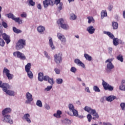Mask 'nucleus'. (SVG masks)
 I'll list each match as a JSON object with an SVG mask.
<instances>
[{"label":"nucleus","instance_id":"10","mask_svg":"<svg viewBox=\"0 0 125 125\" xmlns=\"http://www.w3.org/2000/svg\"><path fill=\"white\" fill-rule=\"evenodd\" d=\"M25 104H31L32 101H33V95L30 92H27L25 94Z\"/></svg>","mask_w":125,"mask_h":125},{"label":"nucleus","instance_id":"26","mask_svg":"<svg viewBox=\"0 0 125 125\" xmlns=\"http://www.w3.org/2000/svg\"><path fill=\"white\" fill-rule=\"evenodd\" d=\"M5 92L9 96H15L16 94V93L13 90H7Z\"/></svg>","mask_w":125,"mask_h":125},{"label":"nucleus","instance_id":"27","mask_svg":"<svg viewBox=\"0 0 125 125\" xmlns=\"http://www.w3.org/2000/svg\"><path fill=\"white\" fill-rule=\"evenodd\" d=\"M43 73L39 72L38 73V80L39 82H43Z\"/></svg>","mask_w":125,"mask_h":125},{"label":"nucleus","instance_id":"45","mask_svg":"<svg viewBox=\"0 0 125 125\" xmlns=\"http://www.w3.org/2000/svg\"><path fill=\"white\" fill-rule=\"evenodd\" d=\"M48 83H50L51 85H53L55 82L54 81V80L53 78H50L48 81Z\"/></svg>","mask_w":125,"mask_h":125},{"label":"nucleus","instance_id":"7","mask_svg":"<svg viewBox=\"0 0 125 125\" xmlns=\"http://www.w3.org/2000/svg\"><path fill=\"white\" fill-rule=\"evenodd\" d=\"M13 56L16 58H19L21 60H26V56L20 51H15L13 52Z\"/></svg>","mask_w":125,"mask_h":125},{"label":"nucleus","instance_id":"29","mask_svg":"<svg viewBox=\"0 0 125 125\" xmlns=\"http://www.w3.org/2000/svg\"><path fill=\"white\" fill-rule=\"evenodd\" d=\"M27 4L31 6H35L36 2L34 1V0H27Z\"/></svg>","mask_w":125,"mask_h":125},{"label":"nucleus","instance_id":"58","mask_svg":"<svg viewBox=\"0 0 125 125\" xmlns=\"http://www.w3.org/2000/svg\"><path fill=\"white\" fill-rule=\"evenodd\" d=\"M2 26H3V27H4V28H7L8 26H7V23H6V22L3 21L2 22Z\"/></svg>","mask_w":125,"mask_h":125},{"label":"nucleus","instance_id":"21","mask_svg":"<svg viewBox=\"0 0 125 125\" xmlns=\"http://www.w3.org/2000/svg\"><path fill=\"white\" fill-rule=\"evenodd\" d=\"M12 111V110L11 109V108L9 107L6 108L2 110V115H8L7 114L11 113Z\"/></svg>","mask_w":125,"mask_h":125},{"label":"nucleus","instance_id":"48","mask_svg":"<svg viewBox=\"0 0 125 125\" xmlns=\"http://www.w3.org/2000/svg\"><path fill=\"white\" fill-rule=\"evenodd\" d=\"M52 89V85L47 86L46 88L44 89L45 91H50Z\"/></svg>","mask_w":125,"mask_h":125},{"label":"nucleus","instance_id":"17","mask_svg":"<svg viewBox=\"0 0 125 125\" xmlns=\"http://www.w3.org/2000/svg\"><path fill=\"white\" fill-rule=\"evenodd\" d=\"M86 31L89 33L90 35H92L94 34V32H95V28L93 27V26L91 25L88 26L86 28Z\"/></svg>","mask_w":125,"mask_h":125},{"label":"nucleus","instance_id":"60","mask_svg":"<svg viewBox=\"0 0 125 125\" xmlns=\"http://www.w3.org/2000/svg\"><path fill=\"white\" fill-rule=\"evenodd\" d=\"M103 125H112V124L109 122H103Z\"/></svg>","mask_w":125,"mask_h":125},{"label":"nucleus","instance_id":"9","mask_svg":"<svg viewBox=\"0 0 125 125\" xmlns=\"http://www.w3.org/2000/svg\"><path fill=\"white\" fill-rule=\"evenodd\" d=\"M103 86L105 90H109V91H113L114 87L110 85L108 83L105 82L104 80H102Z\"/></svg>","mask_w":125,"mask_h":125},{"label":"nucleus","instance_id":"3","mask_svg":"<svg viewBox=\"0 0 125 125\" xmlns=\"http://www.w3.org/2000/svg\"><path fill=\"white\" fill-rule=\"evenodd\" d=\"M57 24L61 26L62 29L63 30H69L70 29V26L69 25L66 23V21L63 19H60L57 21Z\"/></svg>","mask_w":125,"mask_h":125},{"label":"nucleus","instance_id":"16","mask_svg":"<svg viewBox=\"0 0 125 125\" xmlns=\"http://www.w3.org/2000/svg\"><path fill=\"white\" fill-rule=\"evenodd\" d=\"M44 7L46 8L48 5H53V1L51 0H45L43 1Z\"/></svg>","mask_w":125,"mask_h":125},{"label":"nucleus","instance_id":"2","mask_svg":"<svg viewBox=\"0 0 125 125\" xmlns=\"http://www.w3.org/2000/svg\"><path fill=\"white\" fill-rule=\"evenodd\" d=\"M31 66H32V63L29 62L25 66V71L27 74V76L30 80H33L34 78V74L33 72L31 71Z\"/></svg>","mask_w":125,"mask_h":125},{"label":"nucleus","instance_id":"30","mask_svg":"<svg viewBox=\"0 0 125 125\" xmlns=\"http://www.w3.org/2000/svg\"><path fill=\"white\" fill-rule=\"evenodd\" d=\"M84 57L85 58L86 60H87L88 61H91L92 60L91 56L87 54H84Z\"/></svg>","mask_w":125,"mask_h":125},{"label":"nucleus","instance_id":"59","mask_svg":"<svg viewBox=\"0 0 125 125\" xmlns=\"http://www.w3.org/2000/svg\"><path fill=\"white\" fill-rule=\"evenodd\" d=\"M113 5H109L108 9L109 11H111V10L113 9Z\"/></svg>","mask_w":125,"mask_h":125},{"label":"nucleus","instance_id":"15","mask_svg":"<svg viewBox=\"0 0 125 125\" xmlns=\"http://www.w3.org/2000/svg\"><path fill=\"white\" fill-rule=\"evenodd\" d=\"M74 63L79 67H82V68L85 69V65H84V63L82 62V61H81V60H80V59H76L74 60Z\"/></svg>","mask_w":125,"mask_h":125},{"label":"nucleus","instance_id":"47","mask_svg":"<svg viewBox=\"0 0 125 125\" xmlns=\"http://www.w3.org/2000/svg\"><path fill=\"white\" fill-rule=\"evenodd\" d=\"M71 112H73V115L75 117H78V116H79V113L78 112V110H76V109L73 110V111H72Z\"/></svg>","mask_w":125,"mask_h":125},{"label":"nucleus","instance_id":"35","mask_svg":"<svg viewBox=\"0 0 125 125\" xmlns=\"http://www.w3.org/2000/svg\"><path fill=\"white\" fill-rule=\"evenodd\" d=\"M68 108H69V111H70V112H72V111H74V110L75 109V106L72 104H68Z\"/></svg>","mask_w":125,"mask_h":125},{"label":"nucleus","instance_id":"22","mask_svg":"<svg viewBox=\"0 0 125 125\" xmlns=\"http://www.w3.org/2000/svg\"><path fill=\"white\" fill-rule=\"evenodd\" d=\"M115 99H117V97L115 96L111 95L108 97H105V100L108 102H112V101H114Z\"/></svg>","mask_w":125,"mask_h":125},{"label":"nucleus","instance_id":"12","mask_svg":"<svg viewBox=\"0 0 125 125\" xmlns=\"http://www.w3.org/2000/svg\"><path fill=\"white\" fill-rule=\"evenodd\" d=\"M0 87L2 88V90L4 92H5L8 90V89H10V86L9 84L7 83H2V82L1 81H0Z\"/></svg>","mask_w":125,"mask_h":125},{"label":"nucleus","instance_id":"63","mask_svg":"<svg viewBox=\"0 0 125 125\" xmlns=\"http://www.w3.org/2000/svg\"><path fill=\"white\" fill-rule=\"evenodd\" d=\"M37 8H38V9H42V5H41V4H39L37 5Z\"/></svg>","mask_w":125,"mask_h":125},{"label":"nucleus","instance_id":"31","mask_svg":"<svg viewBox=\"0 0 125 125\" xmlns=\"http://www.w3.org/2000/svg\"><path fill=\"white\" fill-rule=\"evenodd\" d=\"M10 73V70H9L7 68L4 67L3 70V75H8Z\"/></svg>","mask_w":125,"mask_h":125},{"label":"nucleus","instance_id":"14","mask_svg":"<svg viewBox=\"0 0 125 125\" xmlns=\"http://www.w3.org/2000/svg\"><path fill=\"white\" fill-rule=\"evenodd\" d=\"M57 37L59 40H60L62 43H65L66 42H67L65 36L61 33H58L57 34Z\"/></svg>","mask_w":125,"mask_h":125},{"label":"nucleus","instance_id":"13","mask_svg":"<svg viewBox=\"0 0 125 125\" xmlns=\"http://www.w3.org/2000/svg\"><path fill=\"white\" fill-rule=\"evenodd\" d=\"M22 120L26 122L28 124H31L32 121L31 120V115L29 113L25 114L22 117Z\"/></svg>","mask_w":125,"mask_h":125},{"label":"nucleus","instance_id":"62","mask_svg":"<svg viewBox=\"0 0 125 125\" xmlns=\"http://www.w3.org/2000/svg\"><path fill=\"white\" fill-rule=\"evenodd\" d=\"M112 51H113V48H112V47H109L108 48V53H112Z\"/></svg>","mask_w":125,"mask_h":125},{"label":"nucleus","instance_id":"5","mask_svg":"<svg viewBox=\"0 0 125 125\" xmlns=\"http://www.w3.org/2000/svg\"><path fill=\"white\" fill-rule=\"evenodd\" d=\"M26 45V40L24 39H20L16 43V49L17 50H20L25 47Z\"/></svg>","mask_w":125,"mask_h":125},{"label":"nucleus","instance_id":"18","mask_svg":"<svg viewBox=\"0 0 125 125\" xmlns=\"http://www.w3.org/2000/svg\"><path fill=\"white\" fill-rule=\"evenodd\" d=\"M49 45L50 47H51L52 50H54L55 49V46H54V44L53 43V40H52V38L49 37Z\"/></svg>","mask_w":125,"mask_h":125},{"label":"nucleus","instance_id":"39","mask_svg":"<svg viewBox=\"0 0 125 125\" xmlns=\"http://www.w3.org/2000/svg\"><path fill=\"white\" fill-rule=\"evenodd\" d=\"M56 83H58V84H62V83H63V79L61 78H58L56 80Z\"/></svg>","mask_w":125,"mask_h":125},{"label":"nucleus","instance_id":"34","mask_svg":"<svg viewBox=\"0 0 125 125\" xmlns=\"http://www.w3.org/2000/svg\"><path fill=\"white\" fill-rule=\"evenodd\" d=\"M107 16V11L106 10H103L101 12V19H103L104 17Z\"/></svg>","mask_w":125,"mask_h":125},{"label":"nucleus","instance_id":"50","mask_svg":"<svg viewBox=\"0 0 125 125\" xmlns=\"http://www.w3.org/2000/svg\"><path fill=\"white\" fill-rule=\"evenodd\" d=\"M54 71L55 72L56 74H57V75H60V73H61V70L57 68H55L54 69Z\"/></svg>","mask_w":125,"mask_h":125},{"label":"nucleus","instance_id":"8","mask_svg":"<svg viewBox=\"0 0 125 125\" xmlns=\"http://www.w3.org/2000/svg\"><path fill=\"white\" fill-rule=\"evenodd\" d=\"M3 119L2 121L4 123H8L10 125L13 124V120L11 119V116L9 115H2Z\"/></svg>","mask_w":125,"mask_h":125},{"label":"nucleus","instance_id":"11","mask_svg":"<svg viewBox=\"0 0 125 125\" xmlns=\"http://www.w3.org/2000/svg\"><path fill=\"white\" fill-rule=\"evenodd\" d=\"M54 61L57 64L62 63V54L59 53L54 56Z\"/></svg>","mask_w":125,"mask_h":125},{"label":"nucleus","instance_id":"51","mask_svg":"<svg viewBox=\"0 0 125 125\" xmlns=\"http://www.w3.org/2000/svg\"><path fill=\"white\" fill-rule=\"evenodd\" d=\"M87 118L89 122H91V120H92L93 118H92V116H91V114H90V113L88 114L87 115Z\"/></svg>","mask_w":125,"mask_h":125},{"label":"nucleus","instance_id":"4","mask_svg":"<svg viewBox=\"0 0 125 125\" xmlns=\"http://www.w3.org/2000/svg\"><path fill=\"white\" fill-rule=\"evenodd\" d=\"M5 16L8 18L12 19V20H14V21H16L19 25L23 24V20L20 19V18H16V17L12 13L7 14L5 15Z\"/></svg>","mask_w":125,"mask_h":125},{"label":"nucleus","instance_id":"44","mask_svg":"<svg viewBox=\"0 0 125 125\" xmlns=\"http://www.w3.org/2000/svg\"><path fill=\"white\" fill-rule=\"evenodd\" d=\"M5 44V42H4V41L3 39L0 38V46L3 47L4 46V45Z\"/></svg>","mask_w":125,"mask_h":125},{"label":"nucleus","instance_id":"52","mask_svg":"<svg viewBox=\"0 0 125 125\" xmlns=\"http://www.w3.org/2000/svg\"><path fill=\"white\" fill-rule=\"evenodd\" d=\"M50 78L49 76L47 75L44 76L43 78V81H45V82H48Z\"/></svg>","mask_w":125,"mask_h":125},{"label":"nucleus","instance_id":"53","mask_svg":"<svg viewBox=\"0 0 125 125\" xmlns=\"http://www.w3.org/2000/svg\"><path fill=\"white\" fill-rule=\"evenodd\" d=\"M44 55L46 58H47V59H50V56H49L47 52L45 51H44Z\"/></svg>","mask_w":125,"mask_h":125},{"label":"nucleus","instance_id":"32","mask_svg":"<svg viewBox=\"0 0 125 125\" xmlns=\"http://www.w3.org/2000/svg\"><path fill=\"white\" fill-rule=\"evenodd\" d=\"M13 31L14 33H16V34H20L22 33V30L18 29L15 27H13Z\"/></svg>","mask_w":125,"mask_h":125},{"label":"nucleus","instance_id":"24","mask_svg":"<svg viewBox=\"0 0 125 125\" xmlns=\"http://www.w3.org/2000/svg\"><path fill=\"white\" fill-rule=\"evenodd\" d=\"M61 115H62V111L60 110H57V112L53 114V116L57 119H60V118H61Z\"/></svg>","mask_w":125,"mask_h":125},{"label":"nucleus","instance_id":"38","mask_svg":"<svg viewBox=\"0 0 125 125\" xmlns=\"http://www.w3.org/2000/svg\"><path fill=\"white\" fill-rule=\"evenodd\" d=\"M93 90L95 92H100V89L96 85H94L93 87Z\"/></svg>","mask_w":125,"mask_h":125},{"label":"nucleus","instance_id":"20","mask_svg":"<svg viewBox=\"0 0 125 125\" xmlns=\"http://www.w3.org/2000/svg\"><path fill=\"white\" fill-rule=\"evenodd\" d=\"M37 31L40 34H43L45 31V27L42 25H40L37 27Z\"/></svg>","mask_w":125,"mask_h":125},{"label":"nucleus","instance_id":"23","mask_svg":"<svg viewBox=\"0 0 125 125\" xmlns=\"http://www.w3.org/2000/svg\"><path fill=\"white\" fill-rule=\"evenodd\" d=\"M90 114L93 115V117H93V120H96V119H98V118H99V115L95 109H93L92 113Z\"/></svg>","mask_w":125,"mask_h":125},{"label":"nucleus","instance_id":"42","mask_svg":"<svg viewBox=\"0 0 125 125\" xmlns=\"http://www.w3.org/2000/svg\"><path fill=\"white\" fill-rule=\"evenodd\" d=\"M6 77L8 78V79L10 81L13 79L14 76L13 74H11L10 73H9L6 75Z\"/></svg>","mask_w":125,"mask_h":125},{"label":"nucleus","instance_id":"1","mask_svg":"<svg viewBox=\"0 0 125 125\" xmlns=\"http://www.w3.org/2000/svg\"><path fill=\"white\" fill-rule=\"evenodd\" d=\"M104 34H105V35H107L109 37L110 39H112L113 40V44L115 46H117V45H119V39L118 38H115V36H114V35L112 34V33L108 31H104Z\"/></svg>","mask_w":125,"mask_h":125},{"label":"nucleus","instance_id":"64","mask_svg":"<svg viewBox=\"0 0 125 125\" xmlns=\"http://www.w3.org/2000/svg\"><path fill=\"white\" fill-rule=\"evenodd\" d=\"M123 18H124V19H125V10L123 11Z\"/></svg>","mask_w":125,"mask_h":125},{"label":"nucleus","instance_id":"57","mask_svg":"<svg viewBox=\"0 0 125 125\" xmlns=\"http://www.w3.org/2000/svg\"><path fill=\"white\" fill-rule=\"evenodd\" d=\"M21 16L22 18H26V17H27V14L25 12H23L21 15Z\"/></svg>","mask_w":125,"mask_h":125},{"label":"nucleus","instance_id":"6","mask_svg":"<svg viewBox=\"0 0 125 125\" xmlns=\"http://www.w3.org/2000/svg\"><path fill=\"white\" fill-rule=\"evenodd\" d=\"M114 60V58L108 59L105 61V63H107L106 64V67L105 68L107 72H110L112 69H114V64L112 63V61Z\"/></svg>","mask_w":125,"mask_h":125},{"label":"nucleus","instance_id":"55","mask_svg":"<svg viewBox=\"0 0 125 125\" xmlns=\"http://www.w3.org/2000/svg\"><path fill=\"white\" fill-rule=\"evenodd\" d=\"M44 107L46 109V110H50V106H49L47 104H45Z\"/></svg>","mask_w":125,"mask_h":125},{"label":"nucleus","instance_id":"46","mask_svg":"<svg viewBox=\"0 0 125 125\" xmlns=\"http://www.w3.org/2000/svg\"><path fill=\"white\" fill-rule=\"evenodd\" d=\"M119 89L120 90H122V91H125V85H124L123 84H121L119 86Z\"/></svg>","mask_w":125,"mask_h":125},{"label":"nucleus","instance_id":"56","mask_svg":"<svg viewBox=\"0 0 125 125\" xmlns=\"http://www.w3.org/2000/svg\"><path fill=\"white\" fill-rule=\"evenodd\" d=\"M84 90L85 92H87L88 93H90V90H89V87L85 86Z\"/></svg>","mask_w":125,"mask_h":125},{"label":"nucleus","instance_id":"54","mask_svg":"<svg viewBox=\"0 0 125 125\" xmlns=\"http://www.w3.org/2000/svg\"><path fill=\"white\" fill-rule=\"evenodd\" d=\"M120 106L121 107L122 110L124 111L125 109V103H121L120 104Z\"/></svg>","mask_w":125,"mask_h":125},{"label":"nucleus","instance_id":"28","mask_svg":"<svg viewBox=\"0 0 125 125\" xmlns=\"http://www.w3.org/2000/svg\"><path fill=\"white\" fill-rule=\"evenodd\" d=\"M84 111L86 112H87L88 113H89V114H91L92 112V111L94 109L91 108V107L88 106H85L84 108Z\"/></svg>","mask_w":125,"mask_h":125},{"label":"nucleus","instance_id":"43","mask_svg":"<svg viewBox=\"0 0 125 125\" xmlns=\"http://www.w3.org/2000/svg\"><path fill=\"white\" fill-rule=\"evenodd\" d=\"M117 60L121 61V62H124V58H123V56L121 55H119L117 57Z\"/></svg>","mask_w":125,"mask_h":125},{"label":"nucleus","instance_id":"25","mask_svg":"<svg viewBox=\"0 0 125 125\" xmlns=\"http://www.w3.org/2000/svg\"><path fill=\"white\" fill-rule=\"evenodd\" d=\"M62 124L64 125H71L72 124V121L69 119L65 118L62 120Z\"/></svg>","mask_w":125,"mask_h":125},{"label":"nucleus","instance_id":"61","mask_svg":"<svg viewBox=\"0 0 125 125\" xmlns=\"http://www.w3.org/2000/svg\"><path fill=\"white\" fill-rule=\"evenodd\" d=\"M61 0H55V4H56V5H58V3L60 2Z\"/></svg>","mask_w":125,"mask_h":125},{"label":"nucleus","instance_id":"41","mask_svg":"<svg viewBox=\"0 0 125 125\" xmlns=\"http://www.w3.org/2000/svg\"><path fill=\"white\" fill-rule=\"evenodd\" d=\"M58 4H59L58 6L59 10H62L63 9V3L60 2Z\"/></svg>","mask_w":125,"mask_h":125},{"label":"nucleus","instance_id":"19","mask_svg":"<svg viewBox=\"0 0 125 125\" xmlns=\"http://www.w3.org/2000/svg\"><path fill=\"white\" fill-rule=\"evenodd\" d=\"M3 39L5 41L7 44H8L10 42V37L9 36L6 35V34L4 33L2 34Z\"/></svg>","mask_w":125,"mask_h":125},{"label":"nucleus","instance_id":"33","mask_svg":"<svg viewBox=\"0 0 125 125\" xmlns=\"http://www.w3.org/2000/svg\"><path fill=\"white\" fill-rule=\"evenodd\" d=\"M112 24L113 29H114V30H117V29H118V27L119 26V24H118V22L116 21H113L112 22Z\"/></svg>","mask_w":125,"mask_h":125},{"label":"nucleus","instance_id":"49","mask_svg":"<svg viewBox=\"0 0 125 125\" xmlns=\"http://www.w3.org/2000/svg\"><path fill=\"white\" fill-rule=\"evenodd\" d=\"M70 72H72V73H76L77 68L74 66L71 67L70 68Z\"/></svg>","mask_w":125,"mask_h":125},{"label":"nucleus","instance_id":"40","mask_svg":"<svg viewBox=\"0 0 125 125\" xmlns=\"http://www.w3.org/2000/svg\"><path fill=\"white\" fill-rule=\"evenodd\" d=\"M36 105L38 107H42V103L41 100H37L36 102Z\"/></svg>","mask_w":125,"mask_h":125},{"label":"nucleus","instance_id":"36","mask_svg":"<svg viewBox=\"0 0 125 125\" xmlns=\"http://www.w3.org/2000/svg\"><path fill=\"white\" fill-rule=\"evenodd\" d=\"M77 19V16L74 13L70 14V20H76Z\"/></svg>","mask_w":125,"mask_h":125},{"label":"nucleus","instance_id":"37","mask_svg":"<svg viewBox=\"0 0 125 125\" xmlns=\"http://www.w3.org/2000/svg\"><path fill=\"white\" fill-rule=\"evenodd\" d=\"M87 19L88 20V23L89 24H90V23H91V22L92 23H94V19H93V17H88Z\"/></svg>","mask_w":125,"mask_h":125}]
</instances>
